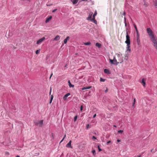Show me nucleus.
<instances>
[{
    "mask_svg": "<svg viewBox=\"0 0 157 157\" xmlns=\"http://www.w3.org/2000/svg\"><path fill=\"white\" fill-rule=\"evenodd\" d=\"M51 91H52V88H51V87L50 90V95L51 94Z\"/></svg>",
    "mask_w": 157,
    "mask_h": 157,
    "instance_id": "obj_46",
    "label": "nucleus"
},
{
    "mask_svg": "<svg viewBox=\"0 0 157 157\" xmlns=\"http://www.w3.org/2000/svg\"><path fill=\"white\" fill-rule=\"evenodd\" d=\"M126 40L125 41V43L127 44L130 45V38L129 35L128 34L127 32V35L126 36Z\"/></svg>",
    "mask_w": 157,
    "mask_h": 157,
    "instance_id": "obj_3",
    "label": "nucleus"
},
{
    "mask_svg": "<svg viewBox=\"0 0 157 157\" xmlns=\"http://www.w3.org/2000/svg\"><path fill=\"white\" fill-rule=\"evenodd\" d=\"M108 91V89L106 88V89L105 90V93H106Z\"/></svg>",
    "mask_w": 157,
    "mask_h": 157,
    "instance_id": "obj_49",
    "label": "nucleus"
},
{
    "mask_svg": "<svg viewBox=\"0 0 157 157\" xmlns=\"http://www.w3.org/2000/svg\"><path fill=\"white\" fill-rule=\"evenodd\" d=\"M136 101V99H135L134 98L133 100V103L132 106V107L134 108V107L135 106V103Z\"/></svg>",
    "mask_w": 157,
    "mask_h": 157,
    "instance_id": "obj_26",
    "label": "nucleus"
},
{
    "mask_svg": "<svg viewBox=\"0 0 157 157\" xmlns=\"http://www.w3.org/2000/svg\"><path fill=\"white\" fill-rule=\"evenodd\" d=\"M6 153H7V154H8V155H9V152H7Z\"/></svg>",
    "mask_w": 157,
    "mask_h": 157,
    "instance_id": "obj_53",
    "label": "nucleus"
},
{
    "mask_svg": "<svg viewBox=\"0 0 157 157\" xmlns=\"http://www.w3.org/2000/svg\"><path fill=\"white\" fill-rule=\"evenodd\" d=\"M90 44H91V43L90 42H86V43H84V44L85 45H90Z\"/></svg>",
    "mask_w": 157,
    "mask_h": 157,
    "instance_id": "obj_28",
    "label": "nucleus"
},
{
    "mask_svg": "<svg viewBox=\"0 0 157 157\" xmlns=\"http://www.w3.org/2000/svg\"><path fill=\"white\" fill-rule=\"evenodd\" d=\"M105 80L103 79L102 78H100V81L102 82H104L105 81Z\"/></svg>",
    "mask_w": 157,
    "mask_h": 157,
    "instance_id": "obj_30",
    "label": "nucleus"
},
{
    "mask_svg": "<svg viewBox=\"0 0 157 157\" xmlns=\"http://www.w3.org/2000/svg\"><path fill=\"white\" fill-rule=\"evenodd\" d=\"M92 21L94 23L97 24V21L95 20V18H92L91 20H90Z\"/></svg>",
    "mask_w": 157,
    "mask_h": 157,
    "instance_id": "obj_20",
    "label": "nucleus"
},
{
    "mask_svg": "<svg viewBox=\"0 0 157 157\" xmlns=\"http://www.w3.org/2000/svg\"><path fill=\"white\" fill-rule=\"evenodd\" d=\"M52 16H50L48 18H47L45 21V22L46 23H47L49 21L51 20L52 19Z\"/></svg>",
    "mask_w": 157,
    "mask_h": 157,
    "instance_id": "obj_12",
    "label": "nucleus"
},
{
    "mask_svg": "<svg viewBox=\"0 0 157 157\" xmlns=\"http://www.w3.org/2000/svg\"><path fill=\"white\" fill-rule=\"evenodd\" d=\"M96 116V114H94V115L93 117V118H95Z\"/></svg>",
    "mask_w": 157,
    "mask_h": 157,
    "instance_id": "obj_43",
    "label": "nucleus"
},
{
    "mask_svg": "<svg viewBox=\"0 0 157 157\" xmlns=\"http://www.w3.org/2000/svg\"><path fill=\"white\" fill-rule=\"evenodd\" d=\"M117 142H120L121 141L119 140H117Z\"/></svg>",
    "mask_w": 157,
    "mask_h": 157,
    "instance_id": "obj_51",
    "label": "nucleus"
},
{
    "mask_svg": "<svg viewBox=\"0 0 157 157\" xmlns=\"http://www.w3.org/2000/svg\"><path fill=\"white\" fill-rule=\"evenodd\" d=\"M137 33V36H140L138 30H136Z\"/></svg>",
    "mask_w": 157,
    "mask_h": 157,
    "instance_id": "obj_34",
    "label": "nucleus"
},
{
    "mask_svg": "<svg viewBox=\"0 0 157 157\" xmlns=\"http://www.w3.org/2000/svg\"><path fill=\"white\" fill-rule=\"evenodd\" d=\"M70 39V37L69 36H67L66 39H65L63 41L64 43L65 44L67 43V41Z\"/></svg>",
    "mask_w": 157,
    "mask_h": 157,
    "instance_id": "obj_11",
    "label": "nucleus"
},
{
    "mask_svg": "<svg viewBox=\"0 0 157 157\" xmlns=\"http://www.w3.org/2000/svg\"><path fill=\"white\" fill-rule=\"evenodd\" d=\"M63 140H64L62 139V140L60 141V142L59 143V144H60L61 143H62Z\"/></svg>",
    "mask_w": 157,
    "mask_h": 157,
    "instance_id": "obj_48",
    "label": "nucleus"
},
{
    "mask_svg": "<svg viewBox=\"0 0 157 157\" xmlns=\"http://www.w3.org/2000/svg\"><path fill=\"white\" fill-rule=\"evenodd\" d=\"M113 60L111 59H110V62L112 64H114L115 63L113 62Z\"/></svg>",
    "mask_w": 157,
    "mask_h": 157,
    "instance_id": "obj_29",
    "label": "nucleus"
},
{
    "mask_svg": "<svg viewBox=\"0 0 157 157\" xmlns=\"http://www.w3.org/2000/svg\"><path fill=\"white\" fill-rule=\"evenodd\" d=\"M70 93H68L66 94H65L64 96L63 97V99L64 100H66L67 99V98L70 95Z\"/></svg>",
    "mask_w": 157,
    "mask_h": 157,
    "instance_id": "obj_9",
    "label": "nucleus"
},
{
    "mask_svg": "<svg viewBox=\"0 0 157 157\" xmlns=\"http://www.w3.org/2000/svg\"><path fill=\"white\" fill-rule=\"evenodd\" d=\"M87 0H82V1H87Z\"/></svg>",
    "mask_w": 157,
    "mask_h": 157,
    "instance_id": "obj_52",
    "label": "nucleus"
},
{
    "mask_svg": "<svg viewBox=\"0 0 157 157\" xmlns=\"http://www.w3.org/2000/svg\"><path fill=\"white\" fill-rule=\"evenodd\" d=\"M71 140H70L69 142L67 144L66 147H70L71 148H72V147L71 145Z\"/></svg>",
    "mask_w": 157,
    "mask_h": 157,
    "instance_id": "obj_8",
    "label": "nucleus"
},
{
    "mask_svg": "<svg viewBox=\"0 0 157 157\" xmlns=\"http://www.w3.org/2000/svg\"><path fill=\"white\" fill-rule=\"evenodd\" d=\"M89 127H90V125H89V124H87V126H86V128L87 129L88 128H89Z\"/></svg>",
    "mask_w": 157,
    "mask_h": 157,
    "instance_id": "obj_38",
    "label": "nucleus"
},
{
    "mask_svg": "<svg viewBox=\"0 0 157 157\" xmlns=\"http://www.w3.org/2000/svg\"><path fill=\"white\" fill-rule=\"evenodd\" d=\"M96 46L99 48H100L101 47V44L98 43L96 44Z\"/></svg>",
    "mask_w": 157,
    "mask_h": 157,
    "instance_id": "obj_24",
    "label": "nucleus"
},
{
    "mask_svg": "<svg viewBox=\"0 0 157 157\" xmlns=\"http://www.w3.org/2000/svg\"><path fill=\"white\" fill-rule=\"evenodd\" d=\"M125 12H124L123 13V15H125Z\"/></svg>",
    "mask_w": 157,
    "mask_h": 157,
    "instance_id": "obj_50",
    "label": "nucleus"
},
{
    "mask_svg": "<svg viewBox=\"0 0 157 157\" xmlns=\"http://www.w3.org/2000/svg\"><path fill=\"white\" fill-rule=\"evenodd\" d=\"M113 126L115 127H116V126L115 125H114Z\"/></svg>",
    "mask_w": 157,
    "mask_h": 157,
    "instance_id": "obj_56",
    "label": "nucleus"
},
{
    "mask_svg": "<svg viewBox=\"0 0 157 157\" xmlns=\"http://www.w3.org/2000/svg\"><path fill=\"white\" fill-rule=\"evenodd\" d=\"M53 96L52 95L51 96V99H50V102H49L50 104L52 102V100L53 99Z\"/></svg>",
    "mask_w": 157,
    "mask_h": 157,
    "instance_id": "obj_25",
    "label": "nucleus"
},
{
    "mask_svg": "<svg viewBox=\"0 0 157 157\" xmlns=\"http://www.w3.org/2000/svg\"><path fill=\"white\" fill-rule=\"evenodd\" d=\"M141 156L140 155L138 156L137 157H141Z\"/></svg>",
    "mask_w": 157,
    "mask_h": 157,
    "instance_id": "obj_55",
    "label": "nucleus"
},
{
    "mask_svg": "<svg viewBox=\"0 0 157 157\" xmlns=\"http://www.w3.org/2000/svg\"><path fill=\"white\" fill-rule=\"evenodd\" d=\"M147 30L149 36L150 37L151 40L155 39L153 32L151 29L150 28H148L147 29Z\"/></svg>",
    "mask_w": 157,
    "mask_h": 157,
    "instance_id": "obj_1",
    "label": "nucleus"
},
{
    "mask_svg": "<svg viewBox=\"0 0 157 157\" xmlns=\"http://www.w3.org/2000/svg\"><path fill=\"white\" fill-rule=\"evenodd\" d=\"M92 139L95 140H96L97 139L94 136H93L92 137Z\"/></svg>",
    "mask_w": 157,
    "mask_h": 157,
    "instance_id": "obj_42",
    "label": "nucleus"
},
{
    "mask_svg": "<svg viewBox=\"0 0 157 157\" xmlns=\"http://www.w3.org/2000/svg\"><path fill=\"white\" fill-rule=\"evenodd\" d=\"M113 62L114 63H115L114 64H118V63H118V61H117V60L116 59V58L115 57H114L113 58Z\"/></svg>",
    "mask_w": 157,
    "mask_h": 157,
    "instance_id": "obj_15",
    "label": "nucleus"
},
{
    "mask_svg": "<svg viewBox=\"0 0 157 157\" xmlns=\"http://www.w3.org/2000/svg\"><path fill=\"white\" fill-rule=\"evenodd\" d=\"M134 27H135L136 30H137V28L136 27V25L135 24H134Z\"/></svg>",
    "mask_w": 157,
    "mask_h": 157,
    "instance_id": "obj_36",
    "label": "nucleus"
},
{
    "mask_svg": "<svg viewBox=\"0 0 157 157\" xmlns=\"http://www.w3.org/2000/svg\"><path fill=\"white\" fill-rule=\"evenodd\" d=\"M151 41L154 44V46L155 48L157 50V41L155 39H153Z\"/></svg>",
    "mask_w": 157,
    "mask_h": 157,
    "instance_id": "obj_6",
    "label": "nucleus"
},
{
    "mask_svg": "<svg viewBox=\"0 0 157 157\" xmlns=\"http://www.w3.org/2000/svg\"><path fill=\"white\" fill-rule=\"evenodd\" d=\"M66 134L64 135V136H63V140H64V139L66 137Z\"/></svg>",
    "mask_w": 157,
    "mask_h": 157,
    "instance_id": "obj_45",
    "label": "nucleus"
},
{
    "mask_svg": "<svg viewBox=\"0 0 157 157\" xmlns=\"http://www.w3.org/2000/svg\"><path fill=\"white\" fill-rule=\"evenodd\" d=\"M154 5L155 8H157V0H155L153 1Z\"/></svg>",
    "mask_w": 157,
    "mask_h": 157,
    "instance_id": "obj_14",
    "label": "nucleus"
},
{
    "mask_svg": "<svg viewBox=\"0 0 157 157\" xmlns=\"http://www.w3.org/2000/svg\"><path fill=\"white\" fill-rule=\"evenodd\" d=\"M93 12H90L89 15L88 17L87 18V19L88 20H91L92 18V16L93 14Z\"/></svg>",
    "mask_w": 157,
    "mask_h": 157,
    "instance_id": "obj_7",
    "label": "nucleus"
},
{
    "mask_svg": "<svg viewBox=\"0 0 157 157\" xmlns=\"http://www.w3.org/2000/svg\"><path fill=\"white\" fill-rule=\"evenodd\" d=\"M104 72L107 74H110V71L108 69H104Z\"/></svg>",
    "mask_w": 157,
    "mask_h": 157,
    "instance_id": "obj_13",
    "label": "nucleus"
},
{
    "mask_svg": "<svg viewBox=\"0 0 157 157\" xmlns=\"http://www.w3.org/2000/svg\"><path fill=\"white\" fill-rule=\"evenodd\" d=\"M78 0H71V1L74 5L76 4L78 2Z\"/></svg>",
    "mask_w": 157,
    "mask_h": 157,
    "instance_id": "obj_17",
    "label": "nucleus"
},
{
    "mask_svg": "<svg viewBox=\"0 0 157 157\" xmlns=\"http://www.w3.org/2000/svg\"><path fill=\"white\" fill-rule=\"evenodd\" d=\"M151 151H153V150H151Z\"/></svg>",
    "mask_w": 157,
    "mask_h": 157,
    "instance_id": "obj_57",
    "label": "nucleus"
},
{
    "mask_svg": "<svg viewBox=\"0 0 157 157\" xmlns=\"http://www.w3.org/2000/svg\"><path fill=\"white\" fill-rule=\"evenodd\" d=\"M144 6L145 7H147V6H148V4L147 3H146L145 2L144 4Z\"/></svg>",
    "mask_w": 157,
    "mask_h": 157,
    "instance_id": "obj_33",
    "label": "nucleus"
},
{
    "mask_svg": "<svg viewBox=\"0 0 157 157\" xmlns=\"http://www.w3.org/2000/svg\"><path fill=\"white\" fill-rule=\"evenodd\" d=\"M98 147L99 151H101V149L100 148L99 146H98Z\"/></svg>",
    "mask_w": 157,
    "mask_h": 157,
    "instance_id": "obj_37",
    "label": "nucleus"
},
{
    "mask_svg": "<svg viewBox=\"0 0 157 157\" xmlns=\"http://www.w3.org/2000/svg\"><path fill=\"white\" fill-rule=\"evenodd\" d=\"M45 39V37H43L42 38L40 39L36 42V44H40L42 43V42L44 41Z\"/></svg>",
    "mask_w": 157,
    "mask_h": 157,
    "instance_id": "obj_5",
    "label": "nucleus"
},
{
    "mask_svg": "<svg viewBox=\"0 0 157 157\" xmlns=\"http://www.w3.org/2000/svg\"><path fill=\"white\" fill-rule=\"evenodd\" d=\"M60 36L58 35L56 36L55 37L54 39V40H58L60 39Z\"/></svg>",
    "mask_w": 157,
    "mask_h": 157,
    "instance_id": "obj_16",
    "label": "nucleus"
},
{
    "mask_svg": "<svg viewBox=\"0 0 157 157\" xmlns=\"http://www.w3.org/2000/svg\"><path fill=\"white\" fill-rule=\"evenodd\" d=\"M52 75H53V73H52L51 74V75H50V78H51V77H52Z\"/></svg>",
    "mask_w": 157,
    "mask_h": 157,
    "instance_id": "obj_47",
    "label": "nucleus"
},
{
    "mask_svg": "<svg viewBox=\"0 0 157 157\" xmlns=\"http://www.w3.org/2000/svg\"><path fill=\"white\" fill-rule=\"evenodd\" d=\"M57 9H55L54 10H53L52 11V12L53 13H54L55 12H56V11H57Z\"/></svg>",
    "mask_w": 157,
    "mask_h": 157,
    "instance_id": "obj_39",
    "label": "nucleus"
},
{
    "mask_svg": "<svg viewBox=\"0 0 157 157\" xmlns=\"http://www.w3.org/2000/svg\"><path fill=\"white\" fill-rule=\"evenodd\" d=\"M125 57H127V58H128V56H127V55H126L125 56Z\"/></svg>",
    "mask_w": 157,
    "mask_h": 157,
    "instance_id": "obj_54",
    "label": "nucleus"
},
{
    "mask_svg": "<svg viewBox=\"0 0 157 157\" xmlns=\"http://www.w3.org/2000/svg\"><path fill=\"white\" fill-rule=\"evenodd\" d=\"M68 82L69 83V85L70 86V87H73L74 86V85H72L71 84L70 81L69 80L68 81Z\"/></svg>",
    "mask_w": 157,
    "mask_h": 157,
    "instance_id": "obj_23",
    "label": "nucleus"
},
{
    "mask_svg": "<svg viewBox=\"0 0 157 157\" xmlns=\"http://www.w3.org/2000/svg\"><path fill=\"white\" fill-rule=\"evenodd\" d=\"M124 21H125V25H126V19L125 17H124Z\"/></svg>",
    "mask_w": 157,
    "mask_h": 157,
    "instance_id": "obj_41",
    "label": "nucleus"
},
{
    "mask_svg": "<svg viewBox=\"0 0 157 157\" xmlns=\"http://www.w3.org/2000/svg\"><path fill=\"white\" fill-rule=\"evenodd\" d=\"M82 109H83V106L82 105L80 107V110L82 111Z\"/></svg>",
    "mask_w": 157,
    "mask_h": 157,
    "instance_id": "obj_40",
    "label": "nucleus"
},
{
    "mask_svg": "<svg viewBox=\"0 0 157 157\" xmlns=\"http://www.w3.org/2000/svg\"><path fill=\"white\" fill-rule=\"evenodd\" d=\"M142 83L143 84V86L145 87L146 83L144 81V78H143L142 80Z\"/></svg>",
    "mask_w": 157,
    "mask_h": 157,
    "instance_id": "obj_19",
    "label": "nucleus"
},
{
    "mask_svg": "<svg viewBox=\"0 0 157 157\" xmlns=\"http://www.w3.org/2000/svg\"><path fill=\"white\" fill-rule=\"evenodd\" d=\"M43 120H42L38 122H35V124L36 125H37L39 127H42L43 124Z\"/></svg>",
    "mask_w": 157,
    "mask_h": 157,
    "instance_id": "obj_4",
    "label": "nucleus"
},
{
    "mask_svg": "<svg viewBox=\"0 0 157 157\" xmlns=\"http://www.w3.org/2000/svg\"><path fill=\"white\" fill-rule=\"evenodd\" d=\"M137 44L139 45L140 44V36H137Z\"/></svg>",
    "mask_w": 157,
    "mask_h": 157,
    "instance_id": "obj_10",
    "label": "nucleus"
},
{
    "mask_svg": "<svg viewBox=\"0 0 157 157\" xmlns=\"http://www.w3.org/2000/svg\"><path fill=\"white\" fill-rule=\"evenodd\" d=\"M77 117H78L77 116H75V117H74V120L75 121H76V120H77Z\"/></svg>",
    "mask_w": 157,
    "mask_h": 157,
    "instance_id": "obj_35",
    "label": "nucleus"
},
{
    "mask_svg": "<svg viewBox=\"0 0 157 157\" xmlns=\"http://www.w3.org/2000/svg\"><path fill=\"white\" fill-rule=\"evenodd\" d=\"M110 143H111V141L110 140H109V141L108 142H107V144H109Z\"/></svg>",
    "mask_w": 157,
    "mask_h": 157,
    "instance_id": "obj_44",
    "label": "nucleus"
},
{
    "mask_svg": "<svg viewBox=\"0 0 157 157\" xmlns=\"http://www.w3.org/2000/svg\"><path fill=\"white\" fill-rule=\"evenodd\" d=\"M40 52V49L37 50L36 51V54H38Z\"/></svg>",
    "mask_w": 157,
    "mask_h": 157,
    "instance_id": "obj_27",
    "label": "nucleus"
},
{
    "mask_svg": "<svg viewBox=\"0 0 157 157\" xmlns=\"http://www.w3.org/2000/svg\"><path fill=\"white\" fill-rule=\"evenodd\" d=\"M151 151H153V150H151Z\"/></svg>",
    "mask_w": 157,
    "mask_h": 157,
    "instance_id": "obj_58",
    "label": "nucleus"
},
{
    "mask_svg": "<svg viewBox=\"0 0 157 157\" xmlns=\"http://www.w3.org/2000/svg\"><path fill=\"white\" fill-rule=\"evenodd\" d=\"M97 11L96 10L93 16V18H95V17L97 15Z\"/></svg>",
    "mask_w": 157,
    "mask_h": 157,
    "instance_id": "obj_22",
    "label": "nucleus"
},
{
    "mask_svg": "<svg viewBox=\"0 0 157 157\" xmlns=\"http://www.w3.org/2000/svg\"><path fill=\"white\" fill-rule=\"evenodd\" d=\"M123 132V131L122 130H119L118 132V133H122Z\"/></svg>",
    "mask_w": 157,
    "mask_h": 157,
    "instance_id": "obj_32",
    "label": "nucleus"
},
{
    "mask_svg": "<svg viewBox=\"0 0 157 157\" xmlns=\"http://www.w3.org/2000/svg\"><path fill=\"white\" fill-rule=\"evenodd\" d=\"M117 60L118 63H121L123 61V57L122 56V55L121 54H116Z\"/></svg>",
    "mask_w": 157,
    "mask_h": 157,
    "instance_id": "obj_2",
    "label": "nucleus"
},
{
    "mask_svg": "<svg viewBox=\"0 0 157 157\" xmlns=\"http://www.w3.org/2000/svg\"><path fill=\"white\" fill-rule=\"evenodd\" d=\"M91 87V86H88L87 87H84L82 88V90H85L88 89H90Z\"/></svg>",
    "mask_w": 157,
    "mask_h": 157,
    "instance_id": "obj_21",
    "label": "nucleus"
},
{
    "mask_svg": "<svg viewBox=\"0 0 157 157\" xmlns=\"http://www.w3.org/2000/svg\"><path fill=\"white\" fill-rule=\"evenodd\" d=\"M130 45L127 44V51H128L129 52H130L131 50L130 49Z\"/></svg>",
    "mask_w": 157,
    "mask_h": 157,
    "instance_id": "obj_18",
    "label": "nucleus"
},
{
    "mask_svg": "<svg viewBox=\"0 0 157 157\" xmlns=\"http://www.w3.org/2000/svg\"><path fill=\"white\" fill-rule=\"evenodd\" d=\"M92 153H93L94 155H95L96 154V152L95 150H92Z\"/></svg>",
    "mask_w": 157,
    "mask_h": 157,
    "instance_id": "obj_31",
    "label": "nucleus"
}]
</instances>
